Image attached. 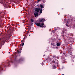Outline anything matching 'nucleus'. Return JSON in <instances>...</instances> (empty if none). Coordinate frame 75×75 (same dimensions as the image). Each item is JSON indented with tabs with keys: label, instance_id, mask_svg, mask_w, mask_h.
Listing matches in <instances>:
<instances>
[{
	"label": "nucleus",
	"instance_id": "nucleus-1",
	"mask_svg": "<svg viewBox=\"0 0 75 75\" xmlns=\"http://www.w3.org/2000/svg\"><path fill=\"white\" fill-rule=\"evenodd\" d=\"M50 64L53 65V69H55L57 68V67L56 66H58V60L55 59H53L51 61V62L50 63Z\"/></svg>",
	"mask_w": 75,
	"mask_h": 75
},
{
	"label": "nucleus",
	"instance_id": "nucleus-2",
	"mask_svg": "<svg viewBox=\"0 0 75 75\" xmlns=\"http://www.w3.org/2000/svg\"><path fill=\"white\" fill-rule=\"evenodd\" d=\"M23 60H24V59H23V58L21 57L18 60L16 61V62L19 63V62H20L23 61Z\"/></svg>",
	"mask_w": 75,
	"mask_h": 75
},
{
	"label": "nucleus",
	"instance_id": "nucleus-3",
	"mask_svg": "<svg viewBox=\"0 0 75 75\" xmlns=\"http://www.w3.org/2000/svg\"><path fill=\"white\" fill-rule=\"evenodd\" d=\"M40 8H35V12L36 13H38L40 11Z\"/></svg>",
	"mask_w": 75,
	"mask_h": 75
},
{
	"label": "nucleus",
	"instance_id": "nucleus-4",
	"mask_svg": "<svg viewBox=\"0 0 75 75\" xmlns=\"http://www.w3.org/2000/svg\"><path fill=\"white\" fill-rule=\"evenodd\" d=\"M34 16H35V17H37L39 16L38 13L37 12H35L34 13Z\"/></svg>",
	"mask_w": 75,
	"mask_h": 75
},
{
	"label": "nucleus",
	"instance_id": "nucleus-5",
	"mask_svg": "<svg viewBox=\"0 0 75 75\" xmlns=\"http://www.w3.org/2000/svg\"><path fill=\"white\" fill-rule=\"evenodd\" d=\"M36 25H37V26H39L40 27H41L42 28L43 27H44V26H42L41 25V23H36Z\"/></svg>",
	"mask_w": 75,
	"mask_h": 75
},
{
	"label": "nucleus",
	"instance_id": "nucleus-6",
	"mask_svg": "<svg viewBox=\"0 0 75 75\" xmlns=\"http://www.w3.org/2000/svg\"><path fill=\"white\" fill-rule=\"evenodd\" d=\"M39 21L40 22H42V23H43V22H44V21H45V19H44V18H42L41 19H39Z\"/></svg>",
	"mask_w": 75,
	"mask_h": 75
},
{
	"label": "nucleus",
	"instance_id": "nucleus-7",
	"mask_svg": "<svg viewBox=\"0 0 75 75\" xmlns=\"http://www.w3.org/2000/svg\"><path fill=\"white\" fill-rule=\"evenodd\" d=\"M21 49H20L19 50H17V52H18L19 54H21Z\"/></svg>",
	"mask_w": 75,
	"mask_h": 75
},
{
	"label": "nucleus",
	"instance_id": "nucleus-8",
	"mask_svg": "<svg viewBox=\"0 0 75 75\" xmlns=\"http://www.w3.org/2000/svg\"><path fill=\"white\" fill-rule=\"evenodd\" d=\"M40 25H41V26H42V27H44V28H45V27H46V26H44V23H41Z\"/></svg>",
	"mask_w": 75,
	"mask_h": 75
},
{
	"label": "nucleus",
	"instance_id": "nucleus-9",
	"mask_svg": "<svg viewBox=\"0 0 75 75\" xmlns=\"http://www.w3.org/2000/svg\"><path fill=\"white\" fill-rule=\"evenodd\" d=\"M5 42H6V41H2L1 42V44L2 45H4V44H5Z\"/></svg>",
	"mask_w": 75,
	"mask_h": 75
},
{
	"label": "nucleus",
	"instance_id": "nucleus-10",
	"mask_svg": "<svg viewBox=\"0 0 75 75\" xmlns=\"http://www.w3.org/2000/svg\"><path fill=\"white\" fill-rule=\"evenodd\" d=\"M21 42H25V37L23 39V40L21 41Z\"/></svg>",
	"mask_w": 75,
	"mask_h": 75
},
{
	"label": "nucleus",
	"instance_id": "nucleus-11",
	"mask_svg": "<svg viewBox=\"0 0 75 75\" xmlns=\"http://www.w3.org/2000/svg\"><path fill=\"white\" fill-rule=\"evenodd\" d=\"M3 69L1 66H0V71H3Z\"/></svg>",
	"mask_w": 75,
	"mask_h": 75
},
{
	"label": "nucleus",
	"instance_id": "nucleus-12",
	"mask_svg": "<svg viewBox=\"0 0 75 75\" xmlns=\"http://www.w3.org/2000/svg\"><path fill=\"white\" fill-rule=\"evenodd\" d=\"M40 7H41V8H43V7H44V6H43V5L40 4Z\"/></svg>",
	"mask_w": 75,
	"mask_h": 75
},
{
	"label": "nucleus",
	"instance_id": "nucleus-13",
	"mask_svg": "<svg viewBox=\"0 0 75 75\" xmlns=\"http://www.w3.org/2000/svg\"><path fill=\"white\" fill-rule=\"evenodd\" d=\"M31 21L32 23H33L34 22V19H31Z\"/></svg>",
	"mask_w": 75,
	"mask_h": 75
},
{
	"label": "nucleus",
	"instance_id": "nucleus-14",
	"mask_svg": "<svg viewBox=\"0 0 75 75\" xmlns=\"http://www.w3.org/2000/svg\"><path fill=\"white\" fill-rule=\"evenodd\" d=\"M57 46H59V45H60V43H57Z\"/></svg>",
	"mask_w": 75,
	"mask_h": 75
},
{
	"label": "nucleus",
	"instance_id": "nucleus-15",
	"mask_svg": "<svg viewBox=\"0 0 75 75\" xmlns=\"http://www.w3.org/2000/svg\"><path fill=\"white\" fill-rule=\"evenodd\" d=\"M52 57L53 58H57V56H56V55L53 56Z\"/></svg>",
	"mask_w": 75,
	"mask_h": 75
},
{
	"label": "nucleus",
	"instance_id": "nucleus-16",
	"mask_svg": "<svg viewBox=\"0 0 75 75\" xmlns=\"http://www.w3.org/2000/svg\"><path fill=\"white\" fill-rule=\"evenodd\" d=\"M40 13L41 14L42 13V8H40Z\"/></svg>",
	"mask_w": 75,
	"mask_h": 75
},
{
	"label": "nucleus",
	"instance_id": "nucleus-17",
	"mask_svg": "<svg viewBox=\"0 0 75 75\" xmlns=\"http://www.w3.org/2000/svg\"><path fill=\"white\" fill-rule=\"evenodd\" d=\"M24 43H23L22 44H21V45L22 47H23L24 46Z\"/></svg>",
	"mask_w": 75,
	"mask_h": 75
},
{
	"label": "nucleus",
	"instance_id": "nucleus-18",
	"mask_svg": "<svg viewBox=\"0 0 75 75\" xmlns=\"http://www.w3.org/2000/svg\"><path fill=\"white\" fill-rule=\"evenodd\" d=\"M7 6H8V5L7 4L5 5V7H6Z\"/></svg>",
	"mask_w": 75,
	"mask_h": 75
},
{
	"label": "nucleus",
	"instance_id": "nucleus-19",
	"mask_svg": "<svg viewBox=\"0 0 75 75\" xmlns=\"http://www.w3.org/2000/svg\"><path fill=\"white\" fill-rule=\"evenodd\" d=\"M23 23H25V21L24 20H23Z\"/></svg>",
	"mask_w": 75,
	"mask_h": 75
},
{
	"label": "nucleus",
	"instance_id": "nucleus-20",
	"mask_svg": "<svg viewBox=\"0 0 75 75\" xmlns=\"http://www.w3.org/2000/svg\"><path fill=\"white\" fill-rule=\"evenodd\" d=\"M68 51H69V54H71V52H70V51H69V50H68Z\"/></svg>",
	"mask_w": 75,
	"mask_h": 75
},
{
	"label": "nucleus",
	"instance_id": "nucleus-21",
	"mask_svg": "<svg viewBox=\"0 0 75 75\" xmlns=\"http://www.w3.org/2000/svg\"><path fill=\"white\" fill-rule=\"evenodd\" d=\"M66 26H68V25L67 23H66Z\"/></svg>",
	"mask_w": 75,
	"mask_h": 75
},
{
	"label": "nucleus",
	"instance_id": "nucleus-22",
	"mask_svg": "<svg viewBox=\"0 0 75 75\" xmlns=\"http://www.w3.org/2000/svg\"><path fill=\"white\" fill-rule=\"evenodd\" d=\"M43 1L44 3H45V0H43Z\"/></svg>",
	"mask_w": 75,
	"mask_h": 75
},
{
	"label": "nucleus",
	"instance_id": "nucleus-23",
	"mask_svg": "<svg viewBox=\"0 0 75 75\" xmlns=\"http://www.w3.org/2000/svg\"><path fill=\"white\" fill-rule=\"evenodd\" d=\"M41 0H38V2H39Z\"/></svg>",
	"mask_w": 75,
	"mask_h": 75
},
{
	"label": "nucleus",
	"instance_id": "nucleus-24",
	"mask_svg": "<svg viewBox=\"0 0 75 75\" xmlns=\"http://www.w3.org/2000/svg\"><path fill=\"white\" fill-rule=\"evenodd\" d=\"M9 62H8V64L9 65H10V64H9Z\"/></svg>",
	"mask_w": 75,
	"mask_h": 75
},
{
	"label": "nucleus",
	"instance_id": "nucleus-25",
	"mask_svg": "<svg viewBox=\"0 0 75 75\" xmlns=\"http://www.w3.org/2000/svg\"><path fill=\"white\" fill-rule=\"evenodd\" d=\"M63 54H64V55H65V53H63Z\"/></svg>",
	"mask_w": 75,
	"mask_h": 75
},
{
	"label": "nucleus",
	"instance_id": "nucleus-26",
	"mask_svg": "<svg viewBox=\"0 0 75 75\" xmlns=\"http://www.w3.org/2000/svg\"><path fill=\"white\" fill-rule=\"evenodd\" d=\"M12 26H13V27H14V24H13L12 25Z\"/></svg>",
	"mask_w": 75,
	"mask_h": 75
},
{
	"label": "nucleus",
	"instance_id": "nucleus-27",
	"mask_svg": "<svg viewBox=\"0 0 75 75\" xmlns=\"http://www.w3.org/2000/svg\"><path fill=\"white\" fill-rule=\"evenodd\" d=\"M52 45H54V43H52Z\"/></svg>",
	"mask_w": 75,
	"mask_h": 75
},
{
	"label": "nucleus",
	"instance_id": "nucleus-28",
	"mask_svg": "<svg viewBox=\"0 0 75 75\" xmlns=\"http://www.w3.org/2000/svg\"><path fill=\"white\" fill-rule=\"evenodd\" d=\"M29 28H31V27H29Z\"/></svg>",
	"mask_w": 75,
	"mask_h": 75
},
{
	"label": "nucleus",
	"instance_id": "nucleus-29",
	"mask_svg": "<svg viewBox=\"0 0 75 75\" xmlns=\"http://www.w3.org/2000/svg\"><path fill=\"white\" fill-rule=\"evenodd\" d=\"M6 42H8V41H6Z\"/></svg>",
	"mask_w": 75,
	"mask_h": 75
},
{
	"label": "nucleus",
	"instance_id": "nucleus-30",
	"mask_svg": "<svg viewBox=\"0 0 75 75\" xmlns=\"http://www.w3.org/2000/svg\"><path fill=\"white\" fill-rule=\"evenodd\" d=\"M0 2H2V1H0Z\"/></svg>",
	"mask_w": 75,
	"mask_h": 75
},
{
	"label": "nucleus",
	"instance_id": "nucleus-31",
	"mask_svg": "<svg viewBox=\"0 0 75 75\" xmlns=\"http://www.w3.org/2000/svg\"><path fill=\"white\" fill-rule=\"evenodd\" d=\"M11 62H13V61H12V60H11Z\"/></svg>",
	"mask_w": 75,
	"mask_h": 75
},
{
	"label": "nucleus",
	"instance_id": "nucleus-32",
	"mask_svg": "<svg viewBox=\"0 0 75 75\" xmlns=\"http://www.w3.org/2000/svg\"><path fill=\"white\" fill-rule=\"evenodd\" d=\"M10 52H8V54H10Z\"/></svg>",
	"mask_w": 75,
	"mask_h": 75
},
{
	"label": "nucleus",
	"instance_id": "nucleus-33",
	"mask_svg": "<svg viewBox=\"0 0 75 75\" xmlns=\"http://www.w3.org/2000/svg\"><path fill=\"white\" fill-rule=\"evenodd\" d=\"M33 23H32V25H33Z\"/></svg>",
	"mask_w": 75,
	"mask_h": 75
},
{
	"label": "nucleus",
	"instance_id": "nucleus-34",
	"mask_svg": "<svg viewBox=\"0 0 75 75\" xmlns=\"http://www.w3.org/2000/svg\"><path fill=\"white\" fill-rule=\"evenodd\" d=\"M29 35V36H30V35Z\"/></svg>",
	"mask_w": 75,
	"mask_h": 75
},
{
	"label": "nucleus",
	"instance_id": "nucleus-35",
	"mask_svg": "<svg viewBox=\"0 0 75 75\" xmlns=\"http://www.w3.org/2000/svg\"><path fill=\"white\" fill-rule=\"evenodd\" d=\"M16 24H17V23H16Z\"/></svg>",
	"mask_w": 75,
	"mask_h": 75
},
{
	"label": "nucleus",
	"instance_id": "nucleus-36",
	"mask_svg": "<svg viewBox=\"0 0 75 75\" xmlns=\"http://www.w3.org/2000/svg\"><path fill=\"white\" fill-rule=\"evenodd\" d=\"M1 40V39L0 38V40Z\"/></svg>",
	"mask_w": 75,
	"mask_h": 75
},
{
	"label": "nucleus",
	"instance_id": "nucleus-37",
	"mask_svg": "<svg viewBox=\"0 0 75 75\" xmlns=\"http://www.w3.org/2000/svg\"><path fill=\"white\" fill-rule=\"evenodd\" d=\"M70 55H71V54H70Z\"/></svg>",
	"mask_w": 75,
	"mask_h": 75
},
{
	"label": "nucleus",
	"instance_id": "nucleus-38",
	"mask_svg": "<svg viewBox=\"0 0 75 75\" xmlns=\"http://www.w3.org/2000/svg\"><path fill=\"white\" fill-rule=\"evenodd\" d=\"M42 65H43V64H42Z\"/></svg>",
	"mask_w": 75,
	"mask_h": 75
}]
</instances>
